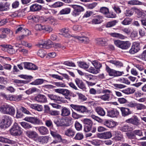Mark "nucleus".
<instances>
[{
    "instance_id": "obj_1",
    "label": "nucleus",
    "mask_w": 146,
    "mask_h": 146,
    "mask_svg": "<svg viewBox=\"0 0 146 146\" xmlns=\"http://www.w3.org/2000/svg\"><path fill=\"white\" fill-rule=\"evenodd\" d=\"M54 122L57 127L68 126L72 124V119L68 117L54 119Z\"/></svg>"
},
{
    "instance_id": "obj_2",
    "label": "nucleus",
    "mask_w": 146,
    "mask_h": 146,
    "mask_svg": "<svg viewBox=\"0 0 146 146\" xmlns=\"http://www.w3.org/2000/svg\"><path fill=\"white\" fill-rule=\"evenodd\" d=\"M11 118L7 115L3 116L0 119V127L2 128L9 127L11 123Z\"/></svg>"
},
{
    "instance_id": "obj_3",
    "label": "nucleus",
    "mask_w": 146,
    "mask_h": 146,
    "mask_svg": "<svg viewBox=\"0 0 146 146\" xmlns=\"http://www.w3.org/2000/svg\"><path fill=\"white\" fill-rule=\"evenodd\" d=\"M0 111L4 114L13 115L15 114V111L13 107L6 104L0 107Z\"/></svg>"
},
{
    "instance_id": "obj_4",
    "label": "nucleus",
    "mask_w": 146,
    "mask_h": 146,
    "mask_svg": "<svg viewBox=\"0 0 146 146\" xmlns=\"http://www.w3.org/2000/svg\"><path fill=\"white\" fill-rule=\"evenodd\" d=\"M114 43L117 47L123 50L128 49L131 45V43L129 41H123L119 40H115Z\"/></svg>"
},
{
    "instance_id": "obj_5",
    "label": "nucleus",
    "mask_w": 146,
    "mask_h": 146,
    "mask_svg": "<svg viewBox=\"0 0 146 146\" xmlns=\"http://www.w3.org/2000/svg\"><path fill=\"white\" fill-rule=\"evenodd\" d=\"M11 134L13 136H18L21 135L22 131L21 128L19 126L18 124L15 123L10 130Z\"/></svg>"
},
{
    "instance_id": "obj_6",
    "label": "nucleus",
    "mask_w": 146,
    "mask_h": 146,
    "mask_svg": "<svg viewBox=\"0 0 146 146\" xmlns=\"http://www.w3.org/2000/svg\"><path fill=\"white\" fill-rule=\"evenodd\" d=\"M70 106L72 108L82 113L85 112L90 113V111L88 110L87 108L84 106L73 104H70Z\"/></svg>"
},
{
    "instance_id": "obj_7",
    "label": "nucleus",
    "mask_w": 146,
    "mask_h": 146,
    "mask_svg": "<svg viewBox=\"0 0 146 146\" xmlns=\"http://www.w3.org/2000/svg\"><path fill=\"white\" fill-rule=\"evenodd\" d=\"M100 12L104 14L107 18H113L116 17V15L113 13H110L109 9L107 7H102L100 9Z\"/></svg>"
},
{
    "instance_id": "obj_8",
    "label": "nucleus",
    "mask_w": 146,
    "mask_h": 146,
    "mask_svg": "<svg viewBox=\"0 0 146 146\" xmlns=\"http://www.w3.org/2000/svg\"><path fill=\"white\" fill-rule=\"evenodd\" d=\"M106 70L110 76H111L116 77L120 76L123 74V72H122L116 71L110 68L107 65H106Z\"/></svg>"
},
{
    "instance_id": "obj_9",
    "label": "nucleus",
    "mask_w": 146,
    "mask_h": 146,
    "mask_svg": "<svg viewBox=\"0 0 146 146\" xmlns=\"http://www.w3.org/2000/svg\"><path fill=\"white\" fill-rule=\"evenodd\" d=\"M24 120L35 125H40L42 124L41 121L36 117H26L24 118Z\"/></svg>"
},
{
    "instance_id": "obj_10",
    "label": "nucleus",
    "mask_w": 146,
    "mask_h": 146,
    "mask_svg": "<svg viewBox=\"0 0 146 146\" xmlns=\"http://www.w3.org/2000/svg\"><path fill=\"white\" fill-rule=\"evenodd\" d=\"M48 96L51 100H53L55 102H65L64 98L58 95L52 94H50L48 95Z\"/></svg>"
},
{
    "instance_id": "obj_11",
    "label": "nucleus",
    "mask_w": 146,
    "mask_h": 146,
    "mask_svg": "<svg viewBox=\"0 0 146 146\" xmlns=\"http://www.w3.org/2000/svg\"><path fill=\"white\" fill-rule=\"evenodd\" d=\"M72 7L74 9L72 13V15L75 17L78 16L81 12L84 10V8L79 5H72Z\"/></svg>"
},
{
    "instance_id": "obj_12",
    "label": "nucleus",
    "mask_w": 146,
    "mask_h": 146,
    "mask_svg": "<svg viewBox=\"0 0 146 146\" xmlns=\"http://www.w3.org/2000/svg\"><path fill=\"white\" fill-rule=\"evenodd\" d=\"M102 92L105 94L103 95L98 96V98L104 101H109L110 97V94L112 93L111 91L105 89L103 90Z\"/></svg>"
},
{
    "instance_id": "obj_13",
    "label": "nucleus",
    "mask_w": 146,
    "mask_h": 146,
    "mask_svg": "<svg viewBox=\"0 0 146 146\" xmlns=\"http://www.w3.org/2000/svg\"><path fill=\"white\" fill-rule=\"evenodd\" d=\"M140 50V43L135 42L133 43L131 48L129 51L131 54H134Z\"/></svg>"
},
{
    "instance_id": "obj_14",
    "label": "nucleus",
    "mask_w": 146,
    "mask_h": 146,
    "mask_svg": "<svg viewBox=\"0 0 146 146\" xmlns=\"http://www.w3.org/2000/svg\"><path fill=\"white\" fill-rule=\"evenodd\" d=\"M42 42L41 43H39L37 44V46L39 47L44 48L48 49L51 46L52 42L51 40H48L46 41L44 40H42Z\"/></svg>"
},
{
    "instance_id": "obj_15",
    "label": "nucleus",
    "mask_w": 146,
    "mask_h": 146,
    "mask_svg": "<svg viewBox=\"0 0 146 146\" xmlns=\"http://www.w3.org/2000/svg\"><path fill=\"white\" fill-rule=\"evenodd\" d=\"M34 100L37 102L44 103L47 101V98L45 96L43 95L38 94L34 98Z\"/></svg>"
},
{
    "instance_id": "obj_16",
    "label": "nucleus",
    "mask_w": 146,
    "mask_h": 146,
    "mask_svg": "<svg viewBox=\"0 0 146 146\" xmlns=\"http://www.w3.org/2000/svg\"><path fill=\"white\" fill-rule=\"evenodd\" d=\"M125 122L129 123L137 126L140 124V123L138 117L135 116L133 118H130L125 120Z\"/></svg>"
},
{
    "instance_id": "obj_17",
    "label": "nucleus",
    "mask_w": 146,
    "mask_h": 146,
    "mask_svg": "<svg viewBox=\"0 0 146 146\" xmlns=\"http://www.w3.org/2000/svg\"><path fill=\"white\" fill-rule=\"evenodd\" d=\"M60 34L65 37L69 38L71 36L70 31L68 28L62 29L61 30Z\"/></svg>"
},
{
    "instance_id": "obj_18",
    "label": "nucleus",
    "mask_w": 146,
    "mask_h": 146,
    "mask_svg": "<svg viewBox=\"0 0 146 146\" xmlns=\"http://www.w3.org/2000/svg\"><path fill=\"white\" fill-rule=\"evenodd\" d=\"M98 136L100 138L106 139L111 138L112 134L110 131H107L100 134Z\"/></svg>"
},
{
    "instance_id": "obj_19",
    "label": "nucleus",
    "mask_w": 146,
    "mask_h": 146,
    "mask_svg": "<svg viewBox=\"0 0 146 146\" xmlns=\"http://www.w3.org/2000/svg\"><path fill=\"white\" fill-rule=\"evenodd\" d=\"M42 7V6L37 3L31 5L30 7V10L32 12H36L40 10Z\"/></svg>"
},
{
    "instance_id": "obj_20",
    "label": "nucleus",
    "mask_w": 146,
    "mask_h": 146,
    "mask_svg": "<svg viewBox=\"0 0 146 146\" xmlns=\"http://www.w3.org/2000/svg\"><path fill=\"white\" fill-rule=\"evenodd\" d=\"M120 109L122 115L123 117L128 116L132 113L131 111L129 108L121 107Z\"/></svg>"
},
{
    "instance_id": "obj_21",
    "label": "nucleus",
    "mask_w": 146,
    "mask_h": 146,
    "mask_svg": "<svg viewBox=\"0 0 146 146\" xmlns=\"http://www.w3.org/2000/svg\"><path fill=\"white\" fill-rule=\"evenodd\" d=\"M50 139V137L48 136H40L38 137L37 141L41 143H47Z\"/></svg>"
},
{
    "instance_id": "obj_22",
    "label": "nucleus",
    "mask_w": 146,
    "mask_h": 146,
    "mask_svg": "<svg viewBox=\"0 0 146 146\" xmlns=\"http://www.w3.org/2000/svg\"><path fill=\"white\" fill-rule=\"evenodd\" d=\"M26 134L27 137L30 138L34 139L38 138V135L35 131H29L26 132Z\"/></svg>"
},
{
    "instance_id": "obj_23",
    "label": "nucleus",
    "mask_w": 146,
    "mask_h": 146,
    "mask_svg": "<svg viewBox=\"0 0 146 146\" xmlns=\"http://www.w3.org/2000/svg\"><path fill=\"white\" fill-rule=\"evenodd\" d=\"M75 133L74 129L72 128H70L65 131L64 134L69 137H72L74 136Z\"/></svg>"
},
{
    "instance_id": "obj_24",
    "label": "nucleus",
    "mask_w": 146,
    "mask_h": 146,
    "mask_svg": "<svg viewBox=\"0 0 146 146\" xmlns=\"http://www.w3.org/2000/svg\"><path fill=\"white\" fill-rule=\"evenodd\" d=\"M119 114V112L116 110H110L107 112L108 116L112 117H117Z\"/></svg>"
},
{
    "instance_id": "obj_25",
    "label": "nucleus",
    "mask_w": 146,
    "mask_h": 146,
    "mask_svg": "<svg viewBox=\"0 0 146 146\" xmlns=\"http://www.w3.org/2000/svg\"><path fill=\"white\" fill-rule=\"evenodd\" d=\"M103 21V17L100 16H97L93 19L92 21V24H98L101 23Z\"/></svg>"
},
{
    "instance_id": "obj_26",
    "label": "nucleus",
    "mask_w": 146,
    "mask_h": 146,
    "mask_svg": "<svg viewBox=\"0 0 146 146\" xmlns=\"http://www.w3.org/2000/svg\"><path fill=\"white\" fill-rule=\"evenodd\" d=\"M12 82L15 85L19 86H23V84L28 83V82L26 80H22L16 79H13Z\"/></svg>"
},
{
    "instance_id": "obj_27",
    "label": "nucleus",
    "mask_w": 146,
    "mask_h": 146,
    "mask_svg": "<svg viewBox=\"0 0 146 146\" xmlns=\"http://www.w3.org/2000/svg\"><path fill=\"white\" fill-rule=\"evenodd\" d=\"M30 107L32 109L38 111H41L43 110L42 105L37 104H31L29 105Z\"/></svg>"
},
{
    "instance_id": "obj_28",
    "label": "nucleus",
    "mask_w": 146,
    "mask_h": 146,
    "mask_svg": "<svg viewBox=\"0 0 146 146\" xmlns=\"http://www.w3.org/2000/svg\"><path fill=\"white\" fill-rule=\"evenodd\" d=\"M110 35L111 36L113 37L121 40H124L127 38L126 36L119 33H110Z\"/></svg>"
},
{
    "instance_id": "obj_29",
    "label": "nucleus",
    "mask_w": 146,
    "mask_h": 146,
    "mask_svg": "<svg viewBox=\"0 0 146 146\" xmlns=\"http://www.w3.org/2000/svg\"><path fill=\"white\" fill-rule=\"evenodd\" d=\"M75 82L78 87L81 89L85 88V85L82 81L78 78H76L75 80Z\"/></svg>"
},
{
    "instance_id": "obj_30",
    "label": "nucleus",
    "mask_w": 146,
    "mask_h": 146,
    "mask_svg": "<svg viewBox=\"0 0 146 146\" xmlns=\"http://www.w3.org/2000/svg\"><path fill=\"white\" fill-rule=\"evenodd\" d=\"M95 110L98 115L101 116H103L105 115V111L103 108L100 107L96 108Z\"/></svg>"
},
{
    "instance_id": "obj_31",
    "label": "nucleus",
    "mask_w": 146,
    "mask_h": 146,
    "mask_svg": "<svg viewBox=\"0 0 146 146\" xmlns=\"http://www.w3.org/2000/svg\"><path fill=\"white\" fill-rule=\"evenodd\" d=\"M104 125L110 128L114 127L116 125L115 122L109 120L104 121Z\"/></svg>"
},
{
    "instance_id": "obj_32",
    "label": "nucleus",
    "mask_w": 146,
    "mask_h": 146,
    "mask_svg": "<svg viewBox=\"0 0 146 146\" xmlns=\"http://www.w3.org/2000/svg\"><path fill=\"white\" fill-rule=\"evenodd\" d=\"M70 114V110L66 107L63 108L61 110V115L63 116H67Z\"/></svg>"
},
{
    "instance_id": "obj_33",
    "label": "nucleus",
    "mask_w": 146,
    "mask_h": 146,
    "mask_svg": "<svg viewBox=\"0 0 146 146\" xmlns=\"http://www.w3.org/2000/svg\"><path fill=\"white\" fill-rule=\"evenodd\" d=\"M38 130L42 135H45L48 133V129L44 126H41L38 127Z\"/></svg>"
},
{
    "instance_id": "obj_34",
    "label": "nucleus",
    "mask_w": 146,
    "mask_h": 146,
    "mask_svg": "<svg viewBox=\"0 0 146 146\" xmlns=\"http://www.w3.org/2000/svg\"><path fill=\"white\" fill-rule=\"evenodd\" d=\"M50 133L51 135L54 138H56L58 141H60L62 140L61 136L56 131H54L50 130Z\"/></svg>"
},
{
    "instance_id": "obj_35",
    "label": "nucleus",
    "mask_w": 146,
    "mask_h": 146,
    "mask_svg": "<svg viewBox=\"0 0 146 146\" xmlns=\"http://www.w3.org/2000/svg\"><path fill=\"white\" fill-rule=\"evenodd\" d=\"M135 90L133 88H129L121 91L124 93L126 94H129L134 93Z\"/></svg>"
},
{
    "instance_id": "obj_36",
    "label": "nucleus",
    "mask_w": 146,
    "mask_h": 146,
    "mask_svg": "<svg viewBox=\"0 0 146 146\" xmlns=\"http://www.w3.org/2000/svg\"><path fill=\"white\" fill-rule=\"evenodd\" d=\"M24 68L28 70H36L38 67L35 64H24Z\"/></svg>"
},
{
    "instance_id": "obj_37",
    "label": "nucleus",
    "mask_w": 146,
    "mask_h": 146,
    "mask_svg": "<svg viewBox=\"0 0 146 146\" xmlns=\"http://www.w3.org/2000/svg\"><path fill=\"white\" fill-rule=\"evenodd\" d=\"M73 37L81 41L82 42H84L85 43L88 42L89 41L88 38L86 37H80L79 36H74Z\"/></svg>"
},
{
    "instance_id": "obj_38",
    "label": "nucleus",
    "mask_w": 146,
    "mask_h": 146,
    "mask_svg": "<svg viewBox=\"0 0 146 146\" xmlns=\"http://www.w3.org/2000/svg\"><path fill=\"white\" fill-rule=\"evenodd\" d=\"M97 44L100 45L104 46L106 42L105 39L103 38H97L96 40Z\"/></svg>"
},
{
    "instance_id": "obj_39",
    "label": "nucleus",
    "mask_w": 146,
    "mask_h": 146,
    "mask_svg": "<svg viewBox=\"0 0 146 146\" xmlns=\"http://www.w3.org/2000/svg\"><path fill=\"white\" fill-rule=\"evenodd\" d=\"M22 126L25 129H29L31 128L32 126L29 123L25 122H22L20 123Z\"/></svg>"
},
{
    "instance_id": "obj_40",
    "label": "nucleus",
    "mask_w": 146,
    "mask_h": 146,
    "mask_svg": "<svg viewBox=\"0 0 146 146\" xmlns=\"http://www.w3.org/2000/svg\"><path fill=\"white\" fill-rule=\"evenodd\" d=\"M25 32L27 33H25L21 36H19L17 38V39L18 40H21L23 39L25 37L29 35L31 33V32L27 29L26 30V32Z\"/></svg>"
},
{
    "instance_id": "obj_41",
    "label": "nucleus",
    "mask_w": 146,
    "mask_h": 146,
    "mask_svg": "<svg viewBox=\"0 0 146 146\" xmlns=\"http://www.w3.org/2000/svg\"><path fill=\"white\" fill-rule=\"evenodd\" d=\"M44 80L42 79H38L36 80L34 82L30 83L33 85H39L42 84L44 82Z\"/></svg>"
},
{
    "instance_id": "obj_42",
    "label": "nucleus",
    "mask_w": 146,
    "mask_h": 146,
    "mask_svg": "<svg viewBox=\"0 0 146 146\" xmlns=\"http://www.w3.org/2000/svg\"><path fill=\"white\" fill-rule=\"evenodd\" d=\"M128 3L130 5H142V2L138 0H132L129 1L128 2Z\"/></svg>"
},
{
    "instance_id": "obj_43",
    "label": "nucleus",
    "mask_w": 146,
    "mask_h": 146,
    "mask_svg": "<svg viewBox=\"0 0 146 146\" xmlns=\"http://www.w3.org/2000/svg\"><path fill=\"white\" fill-rule=\"evenodd\" d=\"M46 21L49 23L53 25H55L57 23L56 19L52 17H50L47 18Z\"/></svg>"
},
{
    "instance_id": "obj_44",
    "label": "nucleus",
    "mask_w": 146,
    "mask_h": 146,
    "mask_svg": "<svg viewBox=\"0 0 146 146\" xmlns=\"http://www.w3.org/2000/svg\"><path fill=\"white\" fill-rule=\"evenodd\" d=\"M115 139L117 141L121 140L123 139V135L121 133L118 131L115 132Z\"/></svg>"
},
{
    "instance_id": "obj_45",
    "label": "nucleus",
    "mask_w": 146,
    "mask_h": 146,
    "mask_svg": "<svg viewBox=\"0 0 146 146\" xmlns=\"http://www.w3.org/2000/svg\"><path fill=\"white\" fill-rule=\"evenodd\" d=\"M3 46L7 48V52L10 54H13L14 53V51L13 48L12 46L10 45H3Z\"/></svg>"
},
{
    "instance_id": "obj_46",
    "label": "nucleus",
    "mask_w": 146,
    "mask_h": 146,
    "mask_svg": "<svg viewBox=\"0 0 146 146\" xmlns=\"http://www.w3.org/2000/svg\"><path fill=\"white\" fill-rule=\"evenodd\" d=\"M83 122L84 125H92L93 123L90 119H84L83 120Z\"/></svg>"
},
{
    "instance_id": "obj_47",
    "label": "nucleus",
    "mask_w": 146,
    "mask_h": 146,
    "mask_svg": "<svg viewBox=\"0 0 146 146\" xmlns=\"http://www.w3.org/2000/svg\"><path fill=\"white\" fill-rule=\"evenodd\" d=\"M132 21L131 19L127 18H125L123 21L121 22V24L124 25H127L130 24Z\"/></svg>"
},
{
    "instance_id": "obj_48",
    "label": "nucleus",
    "mask_w": 146,
    "mask_h": 146,
    "mask_svg": "<svg viewBox=\"0 0 146 146\" xmlns=\"http://www.w3.org/2000/svg\"><path fill=\"white\" fill-rule=\"evenodd\" d=\"M70 8H67L63 9L60 12L61 15L66 14L70 13Z\"/></svg>"
},
{
    "instance_id": "obj_49",
    "label": "nucleus",
    "mask_w": 146,
    "mask_h": 146,
    "mask_svg": "<svg viewBox=\"0 0 146 146\" xmlns=\"http://www.w3.org/2000/svg\"><path fill=\"white\" fill-rule=\"evenodd\" d=\"M87 70L89 72L95 74L98 73L100 71V70H96V69L94 68V67H90L89 68H88Z\"/></svg>"
},
{
    "instance_id": "obj_50",
    "label": "nucleus",
    "mask_w": 146,
    "mask_h": 146,
    "mask_svg": "<svg viewBox=\"0 0 146 146\" xmlns=\"http://www.w3.org/2000/svg\"><path fill=\"white\" fill-rule=\"evenodd\" d=\"M138 110H141L146 109V106L143 104L139 103H136V107Z\"/></svg>"
},
{
    "instance_id": "obj_51",
    "label": "nucleus",
    "mask_w": 146,
    "mask_h": 146,
    "mask_svg": "<svg viewBox=\"0 0 146 146\" xmlns=\"http://www.w3.org/2000/svg\"><path fill=\"white\" fill-rule=\"evenodd\" d=\"M0 141L3 143H12V141L11 140L2 137H0Z\"/></svg>"
},
{
    "instance_id": "obj_52",
    "label": "nucleus",
    "mask_w": 146,
    "mask_h": 146,
    "mask_svg": "<svg viewBox=\"0 0 146 146\" xmlns=\"http://www.w3.org/2000/svg\"><path fill=\"white\" fill-rule=\"evenodd\" d=\"M117 23V22L116 20H114L108 22L107 23L106 25V27H110L113 26H115Z\"/></svg>"
},
{
    "instance_id": "obj_53",
    "label": "nucleus",
    "mask_w": 146,
    "mask_h": 146,
    "mask_svg": "<svg viewBox=\"0 0 146 146\" xmlns=\"http://www.w3.org/2000/svg\"><path fill=\"white\" fill-rule=\"evenodd\" d=\"M46 54V52L43 49L39 50L37 53L38 55L41 58H43Z\"/></svg>"
},
{
    "instance_id": "obj_54",
    "label": "nucleus",
    "mask_w": 146,
    "mask_h": 146,
    "mask_svg": "<svg viewBox=\"0 0 146 146\" xmlns=\"http://www.w3.org/2000/svg\"><path fill=\"white\" fill-rule=\"evenodd\" d=\"M115 89H121L125 87L126 86L121 84H112Z\"/></svg>"
},
{
    "instance_id": "obj_55",
    "label": "nucleus",
    "mask_w": 146,
    "mask_h": 146,
    "mask_svg": "<svg viewBox=\"0 0 146 146\" xmlns=\"http://www.w3.org/2000/svg\"><path fill=\"white\" fill-rule=\"evenodd\" d=\"M63 5V3L60 1L56 2L52 5V8L60 7Z\"/></svg>"
},
{
    "instance_id": "obj_56",
    "label": "nucleus",
    "mask_w": 146,
    "mask_h": 146,
    "mask_svg": "<svg viewBox=\"0 0 146 146\" xmlns=\"http://www.w3.org/2000/svg\"><path fill=\"white\" fill-rule=\"evenodd\" d=\"M92 76L90 74H85L83 76V80L85 81L87 80H92Z\"/></svg>"
},
{
    "instance_id": "obj_57",
    "label": "nucleus",
    "mask_w": 146,
    "mask_h": 146,
    "mask_svg": "<svg viewBox=\"0 0 146 146\" xmlns=\"http://www.w3.org/2000/svg\"><path fill=\"white\" fill-rule=\"evenodd\" d=\"M1 96L2 97L5 98L6 100L11 101L14 100L13 97L10 95H7L5 94H1Z\"/></svg>"
},
{
    "instance_id": "obj_58",
    "label": "nucleus",
    "mask_w": 146,
    "mask_h": 146,
    "mask_svg": "<svg viewBox=\"0 0 146 146\" xmlns=\"http://www.w3.org/2000/svg\"><path fill=\"white\" fill-rule=\"evenodd\" d=\"M83 134L79 133L76 134L74 139L75 140H81L83 139Z\"/></svg>"
},
{
    "instance_id": "obj_59",
    "label": "nucleus",
    "mask_w": 146,
    "mask_h": 146,
    "mask_svg": "<svg viewBox=\"0 0 146 146\" xmlns=\"http://www.w3.org/2000/svg\"><path fill=\"white\" fill-rule=\"evenodd\" d=\"M133 11L131 9L126 10L124 13L126 16L130 17L133 14Z\"/></svg>"
},
{
    "instance_id": "obj_60",
    "label": "nucleus",
    "mask_w": 146,
    "mask_h": 146,
    "mask_svg": "<svg viewBox=\"0 0 146 146\" xmlns=\"http://www.w3.org/2000/svg\"><path fill=\"white\" fill-rule=\"evenodd\" d=\"M35 28L36 30L37 31L44 30V26L40 24H37L35 26Z\"/></svg>"
},
{
    "instance_id": "obj_61",
    "label": "nucleus",
    "mask_w": 146,
    "mask_h": 146,
    "mask_svg": "<svg viewBox=\"0 0 146 146\" xmlns=\"http://www.w3.org/2000/svg\"><path fill=\"white\" fill-rule=\"evenodd\" d=\"M75 126L76 129L78 131L81 130L82 127V125L77 121L76 122L75 124Z\"/></svg>"
},
{
    "instance_id": "obj_62",
    "label": "nucleus",
    "mask_w": 146,
    "mask_h": 146,
    "mask_svg": "<svg viewBox=\"0 0 146 146\" xmlns=\"http://www.w3.org/2000/svg\"><path fill=\"white\" fill-rule=\"evenodd\" d=\"M0 31L2 34H5L6 35L10 33V30L8 28H2L0 29Z\"/></svg>"
},
{
    "instance_id": "obj_63",
    "label": "nucleus",
    "mask_w": 146,
    "mask_h": 146,
    "mask_svg": "<svg viewBox=\"0 0 146 146\" xmlns=\"http://www.w3.org/2000/svg\"><path fill=\"white\" fill-rule=\"evenodd\" d=\"M9 8L7 6H5L2 3H0V11H6L9 9Z\"/></svg>"
},
{
    "instance_id": "obj_64",
    "label": "nucleus",
    "mask_w": 146,
    "mask_h": 146,
    "mask_svg": "<svg viewBox=\"0 0 146 146\" xmlns=\"http://www.w3.org/2000/svg\"><path fill=\"white\" fill-rule=\"evenodd\" d=\"M140 58L143 60H146V50H144L141 54L140 56Z\"/></svg>"
}]
</instances>
